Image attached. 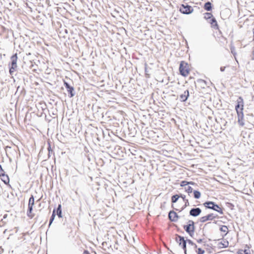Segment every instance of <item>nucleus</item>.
<instances>
[{
  "instance_id": "f257e3e1",
  "label": "nucleus",
  "mask_w": 254,
  "mask_h": 254,
  "mask_svg": "<svg viewBox=\"0 0 254 254\" xmlns=\"http://www.w3.org/2000/svg\"><path fill=\"white\" fill-rule=\"evenodd\" d=\"M244 103L242 97H239L237 100V105L235 106V110L238 117V123L240 126L243 127L245 125L244 119Z\"/></svg>"
},
{
  "instance_id": "f03ea898",
  "label": "nucleus",
  "mask_w": 254,
  "mask_h": 254,
  "mask_svg": "<svg viewBox=\"0 0 254 254\" xmlns=\"http://www.w3.org/2000/svg\"><path fill=\"white\" fill-rule=\"evenodd\" d=\"M194 223L192 220H189L188 221V224L184 226V229L185 230L191 237H192L194 234Z\"/></svg>"
},
{
  "instance_id": "7ed1b4c3",
  "label": "nucleus",
  "mask_w": 254,
  "mask_h": 254,
  "mask_svg": "<svg viewBox=\"0 0 254 254\" xmlns=\"http://www.w3.org/2000/svg\"><path fill=\"white\" fill-rule=\"evenodd\" d=\"M203 205L208 208L212 209L218 212L220 214H223L222 209L217 204H215L214 202L212 201L206 202Z\"/></svg>"
},
{
  "instance_id": "20e7f679",
  "label": "nucleus",
  "mask_w": 254,
  "mask_h": 254,
  "mask_svg": "<svg viewBox=\"0 0 254 254\" xmlns=\"http://www.w3.org/2000/svg\"><path fill=\"white\" fill-rule=\"evenodd\" d=\"M190 68L189 64H180L179 71L180 74L184 76H187L190 72Z\"/></svg>"
},
{
  "instance_id": "39448f33",
  "label": "nucleus",
  "mask_w": 254,
  "mask_h": 254,
  "mask_svg": "<svg viewBox=\"0 0 254 254\" xmlns=\"http://www.w3.org/2000/svg\"><path fill=\"white\" fill-rule=\"evenodd\" d=\"M176 241L179 244V246H181L183 249L184 250L185 254H187V241L185 240L184 238L178 235H176Z\"/></svg>"
},
{
  "instance_id": "423d86ee",
  "label": "nucleus",
  "mask_w": 254,
  "mask_h": 254,
  "mask_svg": "<svg viewBox=\"0 0 254 254\" xmlns=\"http://www.w3.org/2000/svg\"><path fill=\"white\" fill-rule=\"evenodd\" d=\"M192 7L187 4H182L180 8V11L183 14H189L192 12Z\"/></svg>"
},
{
  "instance_id": "0eeeda50",
  "label": "nucleus",
  "mask_w": 254,
  "mask_h": 254,
  "mask_svg": "<svg viewBox=\"0 0 254 254\" xmlns=\"http://www.w3.org/2000/svg\"><path fill=\"white\" fill-rule=\"evenodd\" d=\"M217 217V215H214L213 213L209 214L206 216H203L200 218V222L204 223L208 220H212Z\"/></svg>"
},
{
  "instance_id": "6e6552de",
  "label": "nucleus",
  "mask_w": 254,
  "mask_h": 254,
  "mask_svg": "<svg viewBox=\"0 0 254 254\" xmlns=\"http://www.w3.org/2000/svg\"><path fill=\"white\" fill-rule=\"evenodd\" d=\"M64 85L66 88L67 92L70 94V97L74 96V93H73V87L70 86L69 84L65 81H64Z\"/></svg>"
},
{
  "instance_id": "1a4fd4ad",
  "label": "nucleus",
  "mask_w": 254,
  "mask_h": 254,
  "mask_svg": "<svg viewBox=\"0 0 254 254\" xmlns=\"http://www.w3.org/2000/svg\"><path fill=\"white\" fill-rule=\"evenodd\" d=\"M201 212V210L199 208H192L190 211V215L194 217L198 216Z\"/></svg>"
},
{
  "instance_id": "9d476101",
  "label": "nucleus",
  "mask_w": 254,
  "mask_h": 254,
  "mask_svg": "<svg viewBox=\"0 0 254 254\" xmlns=\"http://www.w3.org/2000/svg\"><path fill=\"white\" fill-rule=\"evenodd\" d=\"M168 216L169 219L173 222L177 221L178 218L177 214L174 211H170L169 213Z\"/></svg>"
},
{
  "instance_id": "9b49d317",
  "label": "nucleus",
  "mask_w": 254,
  "mask_h": 254,
  "mask_svg": "<svg viewBox=\"0 0 254 254\" xmlns=\"http://www.w3.org/2000/svg\"><path fill=\"white\" fill-rule=\"evenodd\" d=\"M197 83L199 86L201 88H205L206 87L208 86V83L203 79H198L196 80Z\"/></svg>"
},
{
  "instance_id": "f8f14e48",
  "label": "nucleus",
  "mask_w": 254,
  "mask_h": 254,
  "mask_svg": "<svg viewBox=\"0 0 254 254\" xmlns=\"http://www.w3.org/2000/svg\"><path fill=\"white\" fill-rule=\"evenodd\" d=\"M209 23L211 25V27L215 29H219V26L217 24V22L215 18L213 17L212 18L210 21Z\"/></svg>"
},
{
  "instance_id": "ddd939ff",
  "label": "nucleus",
  "mask_w": 254,
  "mask_h": 254,
  "mask_svg": "<svg viewBox=\"0 0 254 254\" xmlns=\"http://www.w3.org/2000/svg\"><path fill=\"white\" fill-rule=\"evenodd\" d=\"M189 96V92L188 90H186L180 96V99L182 102L186 101Z\"/></svg>"
},
{
  "instance_id": "4468645a",
  "label": "nucleus",
  "mask_w": 254,
  "mask_h": 254,
  "mask_svg": "<svg viewBox=\"0 0 254 254\" xmlns=\"http://www.w3.org/2000/svg\"><path fill=\"white\" fill-rule=\"evenodd\" d=\"M0 176L1 177V180L5 184H7L9 182V179L7 175H5L4 172L0 173Z\"/></svg>"
},
{
  "instance_id": "2eb2a0df",
  "label": "nucleus",
  "mask_w": 254,
  "mask_h": 254,
  "mask_svg": "<svg viewBox=\"0 0 254 254\" xmlns=\"http://www.w3.org/2000/svg\"><path fill=\"white\" fill-rule=\"evenodd\" d=\"M145 76L147 78H149L150 76V75L152 73V70L151 68L149 67L148 66H147L146 64H145Z\"/></svg>"
},
{
  "instance_id": "dca6fc26",
  "label": "nucleus",
  "mask_w": 254,
  "mask_h": 254,
  "mask_svg": "<svg viewBox=\"0 0 254 254\" xmlns=\"http://www.w3.org/2000/svg\"><path fill=\"white\" fill-rule=\"evenodd\" d=\"M220 230L222 232L224 233V234L222 235V236L223 238L228 233V228L227 226H226L225 225L222 226L220 228Z\"/></svg>"
},
{
  "instance_id": "f3484780",
  "label": "nucleus",
  "mask_w": 254,
  "mask_h": 254,
  "mask_svg": "<svg viewBox=\"0 0 254 254\" xmlns=\"http://www.w3.org/2000/svg\"><path fill=\"white\" fill-rule=\"evenodd\" d=\"M219 246L221 248H227L229 246V242L226 240L222 239V241L219 243Z\"/></svg>"
},
{
  "instance_id": "a211bd4d",
  "label": "nucleus",
  "mask_w": 254,
  "mask_h": 254,
  "mask_svg": "<svg viewBox=\"0 0 254 254\" xmlns=\"http://www.w3.org/2000/svg\"><path fill=\"white\" fill-rule=\"evenodd\" d=\"M32 210L33 207L28 206L27 215L30 218H32L34 216V215L32 213Z\"/></svg>"
},
{
  "instance_id": "6ab92c4d",
  "label": "nucleus",
  "mask_w": 254,
  "mask_h": 254,
  "mask_svg": "<svg viewBox=\"0 0 254 254\" xmlns=\"http://www.w3.org/2000/svg\"><path fill=\"white\" fill-rule=\"evenodd\" d=\"M204 8L207 11H210L212 9L211 3L210 2H207L204 4Z\"/></svg>"
},
{
  "instance_id": "aec40b11",
  "label": "nucleus",
  "mask_w": 254,
  "mask_h": 254,
  "mask_svg": "<svg viewBox=\"0 0 254 254\" xmlns=\"http://www.w3.org/2000/svg\"><path fill=\"white\" fill-rule=\"evenodd\" d=\"M34 204V197L33 195H31V197H30V198L29 199L28 206L33 207Z\"/></svg>"
},
{
  "instance_id": "412c9836",
  "label": "nucleus",
  "mask_w": 254,
  "mask_h": 254,
  "mask_svg": "<svg viewBox=\"0 0 254 254\" xmlns=\"http://www.w3.org/2000/svg\"><path fill=\"white\" fill-rule=\"evenodd\" d=\"M11 64H16L17 61V54L13 55L11 57Z\"/></svg>"
},
{
  "instance_id": "4be33fe9",
  "label": "nucleus",
  "mask_w": 254,
  "mask_h": 254,
  "mask_svg": "<svg viewBox=\"0 0 254 254\" xmlns=\"http://www.w3.org/2000/svg\"><path fill=\"white\" fill-rule=\"evenodd\" d=\"M11 67L9 68V73L12 75L13 72L16 70L17 68V64H11Z\"/></svg>"
},
{
  "instance_id": "5701e85b",
  "label": "nucleus",
  "mask_w": 254,
  "mask_h": 254,
  "mask_svg": "<svg viewBox=\"0 0 254 254\" xmlns=\"http://www.w3.org/2000/svg\"><path fill=\"white\" fill-rule=\"evenodd\" d=\"M180 197V195L178 194L174 195L172 196L171 200L173 203H175L177 201L179 198Z\"/></svg>"
},
{
  "instance_id": "b1692460",
  "label": "nucleus",
  "mask_w": 254,
  "mask_h": 254,
  "mask_svg": "<svg viewBox=\"0 0 254 254\" xmlns=\"http://www.w3.org/2000/svg\"><path fill=\"white\" fill-rule=\"evenodd\" d=\"M57 215L59 217L61 218L62 216V210H61V205H59L57 210Z\"/></svg>"
},
{
  "instance_id": "393cba45",
  "label": "nucleus",
  "mask_w": 254,
  "mask_h": 254,
  "mask_svg": "<svg viewBox=\"0 0 254 254\" xmlns=\"http://www.w3.org/2000/svg\"><path fill=\"white\" fill-rule=\"evenodd\" d=\"M193 195H194V197L195 198L198 199L200 198L201 194L199 191L194 190L193 191Z\"/></svg>"
},
{
  "instance_id": "a878e982",
  "label": "nucleus",
  "mask_w": 254,
  "mask_h": 254,
  "mask_svg": "<svg viewBox=\"0 0 254 254\" xmlns=\"http://www.w3.org/2000/svg\"><path fill=\"white\" fill-rule=\"evenodd\" d=\"M212 18H213V15L211 13L206 12L205 13L204 18L205 19H206V20H208L209 19H211Z\"/></svg>"
},
{
  "instance_id": "bb28decb",
  "label": "nucleus",
  "mask_w": 254,
  "mask_h": 254,
  "mask_svg": "<svg viewBox=\"0 0 254 254\" xmlns=\"http://www.w3.org/2000/svg\"><path fill=\"white\" fill-rule=\"evenodd\" d=\"M186 191L189 193H190L192 192L193 189L190 186H187L185 188Z\"/></svg>"
},
{
  "instance_id": "cd10ccee",
  "label": "nucleus",
  "mask_w": 254,
  "mask_h": 254,
  "mask_svg": "<svg viewBox=\"0 0 254 254\" xmlns=\"http://www.w3.org/2000/svg\"><path fill=\"white\" fill-rule=\"evenodd\" d=\"M55 217V210H54V211L53 212V214H52V216H51V217L50 218V223H49V226L51 225V224L52 223L53 221H54Z\"/></svg>"
},
{
  "instance_id": "c85d7f7f",
  "label": "nucleus",
  "mask_w": 254,
  "mask_h": 254,
  "mask_svg": "<svg viewBox=\"0 0 254 254\" xmlns=\"http://www.w3.org/2000/svg\"><path fill=\"white\" fill-rule=\"evenodd\" d=\"M187 242L189 245L193 246L195 248H197V246L195 244H194L192 241L190 240H188Z\"/></svg>"
},
{
  "instance_id": "c756f323",
  "label": "nucleus",
  "mask_w": 254,
  "mask_h": 254,
  "mask_svg": "<svg viewBox=\"0 0 254 254\" xmlns=\"http://www.w3.org/2000/svg\"><path fill=\"white\" fill-rule=\"evenodd\" d=\"M180 185L181 187H186L188 185V182L186 181H183L181 182Z\"/></svg>"
},
{
  "instance_id": "7c9ffc66",
  "label": "nucleus",
  "mask_w": 254,
  "mask_h": 254,
  "mask_svg": "<svg viewBox=\"0 0 254 254\" xmlns=\"http://www.w3.org/2000/svg\"><path fill=\"white\" fill-rule=\"evenodd\" d=\"M184 202H185V205L182 207V210L184 209V208H185L186 207L189 206V205H190L188 199L186 200L185 201H184Z\"/></svg>"
},
{
  "instance_id": "2f4dec72",
  "label": "nucleus",
  "mask_w": 254,
  "mask_h": 254,
  "mask_svg": "<svg viewBox=\"0 0 254 254\" xmlns=\"http://www.w3.org/2000/svg\"><path fill=\"white\" fill-rule=\"evenodd\" d=\"M231 51L232 53L234 55V57H235V55H236V51L235 49V48L233 46L231 47Z\"/></svg>"
},
{
  "instance_id": "473e14b6",
  "label": "nucleus",
  "mask_w": 254,
  "mask_h": 254,
  "mask_svg": "<svg viewBox=\"0 0 254 254\" xmlns=\"http://www.w3.org/2000/svg\"><path fill=\"white\" fill-rule=\"evenodd\" d=\"M204 251L202 250L201 248H198L197 249V254H204Z\"/></svg>"
},
{
  "instance_id": "72a5a7b5",
  "label": "nucleus",
  "mask_w": 254,
  "mask_h": 254,
  "mask_svg": "<svg viewBox=\"0 0 254 254\" xmlns=\"http://www.w3.org/2000/svg\"><path fill=\"white\" fill-rule=\"evenodd\" d=\"M251 254L250 251L249 250H245L243 251V254Z\"/></svg>"
},
{
  "instance_id": "f704fd0d",
  "label": "nucleus",
  "mask_w": 254,
  "mask_h": 254,
  "mask_svg": "<svg viewBox=\"0 0 254 254\" xmlns=\"http://www.w3.org/2000/svg\"><path fill=\"white\" fill-rule=\"evenodd\" d=\"M180 197L182 198L184 201H185L186 200H187V199H186V195H185L184 194H181V195L180 196Z\"/></svg>"
},
{
  "instance_id": "c9c22d12",
  "label": "nucleus",
  "mask_w": 254,
  "mask_h": 254,
  "mask_svg": "<svg viewBox=\"0 0 254 254\" xmlns=\"http://www.w3.org/2000/svg\"><path fill=\"white\" fill-rule=\"evenodd\" d=\"M227 67H229V66H223V67H220V70H221V71H224V70H225V69L226 68H227Z\"/></svg>"
},
{
  "instance_id": "e433bc0d",
  "label": "nucleus",
  "mask_w": 254,
  "mask_h": 254,
  "mask_svg": "<svg viewBox=\"0 0 254 254\" xmlns=\"http://www.w3.org/2000/svg\"><path fill=\"white\" fill-rule=\"evenodd\" d=\"M237 254H243V250H239V251L237 252Z\"/></svg>"
},
{
  "instance_id": "4c0bfd02",
  "label": "nucleus",
  "mask_w": 254,
  "mask_h": 254,
  "mask_svg": "<svg viewBox=\"0 0 254 254\" xmlns=\"http://www.w3.org/2000/svg\"><path fill=\"white\" fill-rule=\"evenodd\" d=\"M195 183L193 182H188V185H194Z\"/></svg>"
},
{
  "instance_id": "58836bf2",
  "label": "nucleus",
  "mask_w": 254,
  "mask_h": 254,
  "mask_svg": "<svg viewBox=\"0 0 254 254\" xmlns=\"http://www.w3.org/2000/svg\"><path fill=\"white\" fill-rule=\"evenodd\" d=\"M202 241V239H198L197 240V242L198 243H201Z\"/></svg>"
},
{
  "instance_id": "ea45409f",
  "label": "nucleus",
  "mask_w": 254,
  "mask_h": 254,
  "mask_svg": "<svg viewBox=\"0 0 254 254\" xmlns=\"http://www.w3.org/2000/svg\"><path fill=\"white\" fill-rule=\"evenodd\" d=\"M47 70V73H50L49 70Z\"/></svg>"
},
{
  "instance_id": "a19ab883",
  "label": "nucleus",
  "mask_w": 254,
  "mask_h": 254,
  "mask_svg": "<svg viewBox=\"0 0 254 254\" xmlns=\"http://www.w3.org/2000/svg\"><path fill=\"white\" fill-rule=\"evenodd\" d=\"M237 44H240V42L239 41L237 42Z\"/></svg>"
},
{
  "instance_id": "79ce46f5",
  "label": "nucleus",
  "mask_w": 254,
  "mask_h": 254,
  "mask_svg": "<svg viewBox=\"0 0 254 254\" xmlns=\"http://www.w3.org/2000/svg\"><path fill=\"white\" fill-rule=\"evenodd\" d=\"M181 64H184V62H182Z\"/></svg>"
},
{
  "instance_id": "37998d69",
  "label": "nucleus",
  "mask_w": 254,
  "mask_h": 254,
  "mask_svg": "<svg viewBox=\"0 0 254 254\" xmlns=\"http://www.w3.org/2000/svg\"><path fill=\"white\" fill-rule=\"evenodd\" d=\"M1 19V17H0V20Z\"/></svg>"
}]
</instances>
